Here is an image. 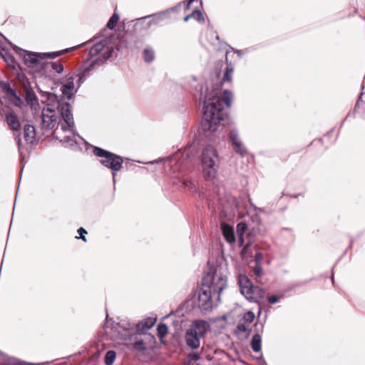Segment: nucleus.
<instances>
[{
    "label": "nucleus",
    "instance_id": "obj_1",
    "mask_svg": "<svg viewBox=\"0 0 365 365\" xmlns=\"http://www.w3.org/2000/svg\"><path fill=\"white\" fill-rule=\"evenodd\" d=\"M192 82L190 86L195 90L192 95L197 98L200 104H202V116L200 130L203 137L207 140L216 143L221 138L219 130L222 121L224 120L226 113L223 110V103L227 107L231 106L232 93L225 90L222 97L218 88H210L207 82H197V78L192 77Z\"/></svg>",
    "mask_w": 365,
    "mask_h": 365
},
{
    "label": "nucleus",
    "instance_id": "obj_2",
    "mask_svg": "<svg viewBox=\"0 0 365 365\" xmlns=\"http://www.w3.org/2000/svg\"><path fill=\"white\" fill-rule=\"evenodd\" d=\"M226 287V277L210 271L203 276L201 287L196 291L197 302L193 303L201 312H210L220 302L221 292Z\"/></svg>",
    "mask_w": 365,
    "mask_h": 365
},
{
    "label": "nucleus",
    "instance_id": "obj_3",
    "mask_svg": "<svg viewBox=\"0 0 365 365\" xmlns=\"http://www.w3.org/2000/svg\"><path fill=\"white\" fill-rule=\"evenodd\" d=\"M201 163L205 178L207 180L215 178L219 168V156L214 147L209 145L203 148Z\"/></svg>",
    "mask_w": 365,
    "mask_h": 365
},
{
    "label": "nucleus",
    "instance_id": "obj_4",
    "mask_svg": "<svg viewBox=\"0 0 365 365\" xmlns=\"http://www.w3.org/2000/svg\"><path fill=\"white\" fill-rule=\"evenodd\" d=\"M93 153L101 158L99 163L104 167L113 171V181L115 183V172L120 171L123 167V158L115 153L106 150L98 146L93 147Z\"/></svg>",
    "mask_w": 365,
    "mask_h": 365
},
{
    "label": "nucleus",
    "instance_id": "obj_5",
    "mask_svg": "<svg viewBox=\"0 0 365 365\" xmlns=\"http://www.w3.org/2000/svg\"><path fill=\"white\" fill-rule=\"evenodd\" d=\"M240 293L250 302H256V297H264V292L262 288L255 286L245 274H240L238 279Z\"/></svg>",
    "mask_w": 365,
    "mask_h": 365
},
{
    "label": "nucleus",
    "instance_id": "obj_6",
    "mask_svg": "<svg viewBox=\"0 0 365 365\" xmlns=\"http://www.w3.org/2000/svg\"><path fill=\"white\" fill-rule=\"evenodd\" d=\"M130 339L133 340V346L135 351L142 352L144 356H148V351L153 349L156 343L155 336L147 334L137 332L130 335Z\"/></svg>",
    "mask_w": 365,
    "mask_h": 365
},
{
    "label": "nucleus",
    "instance_id": "obj_7",
    "mask_svg": "<svg viewBox=\"0 0 365 365\" xmlns=\"http://www.w3.org/2000/svg\"><path fill=\"white\" fill-rule=\"evenodd\" d=\"M15 51L23 59L24 63L29 68H34L41 63L42 64L41 53L26 51L17 46H15Z\"/></svg>",
    "mask_w": 365,
    "mask_h": 365
},
{
    "label": "nucleus",
    "instance_id": "obj_8",
    "mask_svg": "<svg viewBox=\"0 0 365 365\" xmlns=\"http://www.w3.org/2000/svg\"><path fill=\"white\" fill-rule=\"evenodd\" d=\"M57 110L62 119L67 125V127L62 125L61 129L63 131L66 132L68 130L69 128H73L75 123L70 103L65 101L58 102Z\"/></svg>",
    "mask_w": 365,
    "mask_h": 365
},
{
    "label": "nucleus",
    "instance_id": "obj_9",
    "mask_svg": "<svg viewBox=\"0 0 365 365\" xmlns=\"http://www.w3.org/2000/svg\"><path fill=\"white\" fill-rule=\"evenodd\" d=\"M0 88L12 104L18 108H21L23 100L21 96L17 94L16 91L11 86L8 81L0 80Z\"/></svg>",
    "mask_w": 365,
    "mask_h": 365
},
{
    "label": "nucleus",
    "instance_id": "obj_10",
    "mask_svg": "<svg viewBox=\"0 0 365 365\" xmlns=\"http://www.w3.org/2000/svg\"><path fill=\"white\" fill-rule=\"evenodd\" d=\"M155 323V319L152 318H148L144 321H142L136 324H133L132 325L128 324L126 326L124 325V323H118L117 324L114 328L118 329L122 328L125 331L129 332L130 330L133 329L135 327L137 332L145 333V331H148L150 328L153 327L154 324Z\"/></svg>",
    "mask_w": 365,
    "mask_h": 365
},
{
    "label": "nucleus",
    "instance_id": "obj_11",
    "mask_svg": "<svg viewBox=\"0 0 365 365\" xmlns=\"http://www.w3.org/2000/svg\"><path fill=\"white\" fill-rule=\"evenodd\" d=\"M229 142L230 143L233 150L243 157L247 153L246 147L242 143L237 130L231 129L229 132Z\"/></svg>",
    "mask_w": 365,
    "mask_h": 365
},
{
    "label": "nucleus",
    "instance_id": "obj_12",
    "mask_svg": "<svg viewBox=\"0 0 365 365\" xmlns=\"http://www.w3.org/2000/svg\"><path fill=\"white\" fill-rule=\"evenodd\" d=\"M42 124L46 130H51L54 128L56 122L55 111L50 108L43 109L41 113Z\"/></svg>",
    "mask_w": 365,
    "mask_h": 365
},
{
    "label": "nucleus",
    "instance_id": "obj_13",
    "mask_svg": "<svg viewBox=\"0 0 365 365\" xmlns=\"http://www.w3.org/2000/svg\"><path fill=\"white\" fill-rule=\"evenodd\" d=\"M113 48H108L102 54L93 60L88 66V70H93L96 66L103 65L113 55Z\"/></svg>",
    "mask_w": 365,
    "mask_h": 365
},
{
    "label": "nucleus",
    "instance_id": "obj_14",
    "mask_svg": "<svg viewBox=\"0 0 365 365\" xmlns=\"http://www.w3.org/2000/svg\"><path fill=\"white\" fill-rule=\"evenodd\" d=\"M209 329V324L206 321L200 319L194 321L189 328L192 332L195 331L196 334L201 338L205 335Z\"/></svg>",
    "mask_w": 365,
    "mask_h": 365
},
{
    "label": "nucleus",
    "instance_id": "obj_15",
    "mask_svg": "<svg viewBox=\"0 0 365 365\" xmlns=\"http://www.w3.org/2000/svg\"><path fill=\"white\" fill-rule=\"evenodd\" d=\"M185 338L187 347L192 349H196L200 347L201 337L196 334L195 331L192 332V330L187 329Z\"/></svg>",
    "mask_w": 365,
    "mask_h": 365
},
{
    "label": "nucleus",
    "instance_id": "obj_16",
    "mask_svg": "<svg viewBox=\"0 0 365 365\" xmlns=\"http://www.w3.org/2000/svg\"><path fill=\"white\" fill-rule=\"evenodd\" d=\"M264 232L259 227L253 228L252 231H249L247 233V237L249 238V242L243 246V248L240 252V255L242 258H245L246 255L247 254L248 249L252 245V241L254 240V238L257 236H264Z\"/></svg>",
    "mask_w": 365,
    "mask_h": 365
},
{
    "label": "nucleus",
    "instance_id": "obj_17",
    "mask_svg": "<svg viewBox=\"0 0 365 365\" xmlns=\"http://www.w3.org/2000/svg\"><path fill=\"white\" fill-rule=\"evenodd\" d=\"M221 230L225 240L230 244L235 242V234L232 226L223 222L221 225Z\"/></svg>",
    "mask_w": 365,
    "mask_h": 365
},
{
    "label": "nucleus",
    "instance_id": "obj_18",
    "mask_svg": "<svg viewBox=\"0 0 365 365\" xmlns=\"http://www.w3.org/2000/svg\"><path fill=\"white\" fill-rule=\"evenodd\" d=\"M0 354L2 356V360L1 365H40V364L29 363L15 357L9 356L6 354H3L0 351Z\"/></svg>",
    "mask_w": 365,
    "mask_h": 365
},
{
    "label": "nucleus",
    "instance_id": "obj_19",
    "mask_svg": "<svg viewBox=\"0 0 365 365\" xmlns=\"http://www.w3.org/2000/svg\"><path fill=\"white\" fill-rule=\"evenodd\" d=\"M148 17L150 19L153 27L163 26L166 19L168 18L165 11L148 15Z\"/></svg>",
    "mask_w": 365,
    "mask_h": 365
},
{
    "label": "nucleus",
    "instance_id": "obj_20",
    "mask_svg": "<svg viewBox=\"0 0 365 365\" xmlns=\"http://www.w3.org/2000/svg\"><path fill=\"white\" fill-rule=\"evenodd\" d=\"M152 28H153V26L151 20L148 17V16L138 19L135 24V31H148Z\"/></svg>",
    "mask_w": 365,
    "mask_h": 365
},
{
    "label": "nucleus",
    "instance_id": "obj_21",
    "mask_svg": "<svg viewBox=\"0 0 365 365\" xmlns=\"http://www.w3.org/2000/svg\"><path fill=\"white\" fill-rule=\"evenodd\" d=\"M4 60L7 66L16 71L18 74L22 71V68L19 63H18L15 58L9 52H6V56H4Z\"/></svg>",
    "mask_w": 365,
    "mask_h": 365
},
{
    "label": "nucleus",
    "instance_id": "obj_22",
    "mask_svg": "<svg viewBox=\"0 0 365 365\" xmlns=\"http://www.w3.org/2000/svg\"><path fill=\"white\" fill-rule=\"evenodd\" d=\"M91 70H88V66H84L79 71V73L76 75L78 78L76 80L77 88L75 90V93H77L81 85L86 81V78L90 76Z\"/></svg>",
    "mask_w": 365,
    "mask_h": 365
},
{
    "label": "nucleus",
    "instance_id": "obj_23",
    "mask_svg": "<svg viewBox=\"0 0 365 365\" xmlns=\"http://www.w3.org/2000/svg\"><path fill=\"white\" fill-rule=\"evenodd\" d=\"M25 100L31 107L38 105L37 96L31 87L26 88Z\"/></svg>",
    "mask_w": 365,
    "mask_h": 365
},
{
    "label": "nucleus",
    "instance_id": "obj_24",
    "mask_svg": "<svg viewBox=\"0 0 365 365\" xmlns=\"http://www.w3.org/2000/svg\"><path fill=\"white\" fill-rule=\"evenodd\" d=\"M6 119L7 124L13 130H19L21 127V123L17 116L14 113H9L6 114Z\"/></svg>",
    "mask_w": 365,
    "mask_h": 365
},
{
    "label": "nucleus",
    "instance_id": "obj_25",
    "mask_svg": "<svg viewBox=\"0 0 365 365\" xmlns=\"http://www.w3.org/2000/svg\"><path fill=\"white\" fill-rule=\"evenodd\" d=\"M24 139L27 143H33L36 137L35 128L31 125H26L24 126Z\"/></svg>",
    "mask_w": 365,
    "mask_h": 365
},
{
    "label": "nucleus",
    "instance_id": "obj_26",
    "mask_svg": "<svg viewBox=\"0 0 365 365\" xmlns=\"http://www.w3.org/2000/svg\"><path fill=\"white\" fill-rule=\"evenodd\" d=\"M42 68L44 69L51 68L57 73H61L63 71V66L58 61L42 62Z\"/></svg>",
    "mask_w": 365,
    "mask_h": 365
},
{
    "label": "nucleus",
    "instance_id": "obj_27",
    "mask_svg": "<svg viewBox=\"0 0 365 365\" xmlns=\"http://www.w3.org/2000/svg\"><path fill=\"white\" fill-rule=\"evenodd\" d=\"M250 346L252 351L258 353L262 350V336L258 334H254L250 341Z\"/></svg>",
    "mask_w": 365,
    "mask_h": 365
},
{
    "label": "nucleus",
    "instance_id": "obj_28",
    "mask_svg": "<svg viewBox=\"0 0 365 365\" xmlns=\"http://www.w3.org/2000/svg\"><path fill=\"white\" fill-rule=\"evenodd\" d=\"M192 18L195 19L196 21H197L200 24L205 23V21L202 13L197 9H194L191 14L187 15L184 18V21L187 22L189 21V19H190Z\"/></svg>",
    "mask_w": 365,
    "mask_h": 365
},
{
    "label": "nucleus",
    "instance_id": "obj_29",
    "mask_svg": "<svg viewBox=\"0 0 365 365\" xmlns=\"http://www.w3.org/2000/svg\"><path fill=\"white\" fill-rule=\"evenodd\" d=\"M75 77L74 76H71L67 78V83L63 84L61 91L62 93H66V92L71 91L75 93V83H74Z\"/></svg>",
    "mask_w": 365,
    "mask_h": 365
},
{
    "label": "nucleus",
    "instance_id": "obj_30",
    "mask_svg": "<svg viewBox=\"0 0 365 365\" xmlns=\"http://www.w3.org/2000/svg\"><path fill=\"white\" fill-rule=\"evenodd\" d=\"M143 58L145 63H151L155 58V51L150 47H147L143 50Z\"/></svg>",
    "mask_w": 365,
    "mask_h": 365
},
{
    "label": "nucleus",
    "instance_id": "obj_31",
    "mask_svg": "<svg viewBox=\"0 0 365 365\" xmlns=\"http://www.w3.org/2000/svg\"><path fill=\"white\" fill-rule=\"evenodd\" d=\"M76 47H73L71 48H67V49H64V50L59 51L41 53L42 58H43V60H44L46 58L53 59V58H56L60 56L62 53H64L68 51L73 50Z\"/></svg>",
    "mask_w": 365,
    "mask_h": 365
},
{
    "label": "nucleus",
    "instance_id": "obj_32",
    "mask_svg": "<svg viewBox=\"0 0 365 365\" xmlns=\"http://www.w3.org/2000/svg\"><path fill=\"white\" fill-rule=\"evenodd\" d=\"M105 43L102 41H100L92 46L90 49L89 55L91 56H95L98 55L104 48Z\"/></svg>",
    "mask_w": 365,
    "mask_h": 365
},
{
    "label": "nucleus",
    "instance_id": "obj_33",
    "mask_svg": "<svg viewBox=\"0 0 365 365\" xmlns=\"http://www.w3.org/2000/svg\"><path fill=\"white\" fill-rule=\"evenodd\" d=\"M233 71H234V68H233L232 63H227L226 66L225 72H224L222 79V81L223 82H225V81L231 82L232 79Z\"/></svg>",
    "mask_w": 365,
    "mask_h": 365
},
{
    "label": "nucleus",
    "instance_id": "obj_34",
    "mask_svg": "<svg viewBox=\"0 0 365 365\" xmlns=\"http://www.w3.org/2000/svg\"><path fill=\"white\" fill-rule=\"evenodd\" d=\"M116 358V353L113 350H109L106 353L104 363L106 365H113Z\"/></svg>",
    "mask_w": 365,
    "mask_h": 365
},
{
    "label": "nucleus",
    "instance_id": "obj_35",
    "mask_svg": "<svg viewBox=\"0 0 365 365\" xmlns=\"http://www.w3.org/2000/svg\"><path fill=\"white\" fill-rule=\"evenodd\" d=\"M120 19V16L118 14L116 13H114L111 16L110 18L109 19L108 21L107 22L106 24V28L108 29H113L117 23L118 22Z\"/></svg>",
    "mask_w": 365,
    "mask_h": 365
},
{
    "label": "nucleus",
    "instance_id": "obj_36",
    "mask_svg": "<svg viewBox=\"0 0 365 365\" xmlns=\"http://www.w3.org/2000/svg\"><path fill=\"white\" fill-rule=\"evenodd\" d=\"M182 185L184 187H187L190 192H196L197 190V188L195 185V184L190 180H182L181 181Z\"/></svg>",
    "mask_w": 365,
    "mask_h": 365
},
{
    "label": "nucleus",
    "instance_id": "obj_37",
    "mask_svg": "<svg viewBox=\"0 0 365 365\" xmlns=\"http://www.w3.org/2000/svg\"><path fill=\"white\" fill-rule=\"evenodd\" d=\"M61 142L64 147H71L77 144V142L73 137L71 136H65L62 140H61Z\"/></svg>",
    "mask_w": 365,
    "mask_h": 365
},
{
    "label": "nucleus",
    "instance_id": "obj_38",
    "mask_svg": "<svg viewBox=\"0 0 365 365\" xmlns=\"http://www.w3.org/2000/svg\"><path fill=\"white\" fill-rule=\"evenodd\" d=\"M285 296V291L279 292L278 294H274L268 298V301L271 304H274L279 302L280 299L284 298Z\"/></svg>",
    "mask_w": 365,
    "mask_h": 365
},
{
    "label": "nucleus",
    "instance_id": "obj_39",
    "mask_svg": "<svg viewBox=\"0 0 365 365\" xmlns=\"http://www.w3.org/2000/svg\"><path fill=\"white\" fill-rule=\"evenodd\" d=\"M168 330V329L165 324L161 323L158 325L157 331L160 337H164L167 334Z\"/></svg>",
    "mask_w": 365,
    "mask_h": 365
},
{
    "label": "nucleus",
    "instance_id": "obj_40",
    "mask_svg": "<svg viewBox=\"0 0 365 365\" xmlns=\"http://www.w3.org/2000/svg\"><path fill=\"white\" fill-rule=\"evenodd\" d=\"M247 230V225L245 222H241L237 225V232L238 235H244Z\"/></svg>",
    "mask_w": 365,
    "mask_h": 365
},
{
    "label": "nucleus",
    "instance_id": "obj_41",
    "mask_svg": "<svg viewBox=\"0 0 365 365\" xmlns=\"http://www.w3.org/2000/svg\"><path fill=\"white\" fill-rule=\"evenodd\" d=\"M255 315L253 312L248 311L243 315V319L248 323H252L255 319Z\"/></svg>",
    "mask_w": 365,
    "mask_h": 365
},
{
    "label": "nucleus",
    "instance_id": "obj_42",
    "mask_svg": "<svg viewBox=\"0 0 365 365\" xmlns=\"http://www.w3.org/2000/svg\"><path fill=\"white\" fill-rule=\"evenodd\" d=\"M200 359V355L198 352L193 351L187 354V360L189 362L197 361Z\"/></svg>",
    "mask_w": 365,
    "mask_h": 365
},
{
    "label": "nucleus",
    "instance_id": "obj_43",
    "mask_svg": "<svg viewBox=\"0 0 365 365\" xmlns=\"http://www.w3.org/2000/svg\"><path fill=\"white\" fill-rule=\"evenodd\" d=\"M254 331H255V334H258L259 336L262 335V334L263 333V329H264V324L263 323H258V322H256L254 325Z\"/></svg>",
    "mask_w": 365,
    "mask_h": 365
},
{
    "label": "nucleus",
    "instance_id": "obj_44",
    "mask_svg": "<svg viewBox=\"0 0 365 365\" xmlns=\"http://www.w3.org/2000/svg\"><path fill=\"white\" fill-rule=\"evenodd\" d=\"M237 331H240V332H246L247 333V335L249 336L250 332H251V329H248L245 324H242V323H239L237 326Z\"/></svg>",
    "mask_w": 365,
    "mask_h": 365
},
{
    "label": "nucleus",
    "instance_id": "obj_45",
    "mask_svg": "<svg viewBox=\"0 0 365 365\" xmlns=\"http://www.w3.org/2000/svg\"><path fill=\"white\" fill-rule=\"evenodd\" d=\"M254 273L256 277H261L263 274V269L261 266V264H255L254 267Z\"/></svg>",
    "mask_w": 365,
    "mask_h": 365
},
{
    "label": "nucleus",
    "instance_id": "obj_46",
    "mask_svg": "<svg viewBox=\"0 0 365 365\" xmlns=\"http://www.w3.org/2000/svg\"><path fill=\"white\" fill-rule=\"evenodd\" d=\"M185 4V1H180L175 6L165 9V11L166 12L167 14H168L169 13H170L172 11H175V10L179 9L182 6V4Z\"/></svg>",
    "mask_w": 365,
    "mask_h": 365
},
{
    "label": "nucleus",
    "instance_id": "obj_47",
    "mask_svg": "<svg viewBox=\"0 0 365 365\" xmlns=\"http://www.w3.org/2000/svg\"><path fill=\"white\" fill-rule=\"evenodd\" d=\"M77 232L80 235V237H76V238L81 239L83 242L87 241V239H86L85 235H86L88 232L83 227H79L77 230Z\"/></svg>",
    "mask_w": 365,
    "mask_h": 365
},
{
    "label": "nucleus",
    "instance_id": "obj_48",
    "mask_svg": "<svg viewBox=\"0 0 365 365\" xmlns=\"http://www.w3.org/2000/svg\"><path fill=\"white\" fill-rule=\"evenodd\" d=\"M46 96H47L48 101H49L51 103H54V102H57L58 103V102H59L58 101V96L56 94H55V93H47Z\"/></svg>",
    "mask_w": 365,
    "mask_h": 365
},
{
    "label": "nucleus",
    "instance_id": "obj_49",
    "mask_svg": "<svg viewBox=\"0 0 365 365\" xmlns=\"http://www.w3.org/2000/svg\"><path fill=\"white\" fill-rule=\"evenodd\" d=\"M263 259V255L262 252H257L255 255V264H261L262 260Z\"/></svg>",
    "mask_w": 365,
    "mask_h": 365
},
{
    "label": "nucleus",
    "instance_id": "obj_50",
    "mask_svg": "<svg viewBox=\"0 0 365 365\" xmlns=\"http://www.w3.org/2000/svg\"><path fill=\"white\" fill-rule=\"evenodd\" d=\"M235 53H236L239 57H242L243 55L247 53V49L245 50H238L236 48H232Z\"/></svg>",
    "mask_w": 365,
    "mask_h": 365
},
{
    "label": "nucleus",
    "instance_id": "obj_51",
    "mask_svg": "<svg viewBox=\"0 0 365 365\" xmlns=\"http://www.w3.org/2000/svg\"><path fill=\"white\" fill-rule=\"evenodd\" d=\"M356 110L355 109H353L351 110H350L348 114L346 115V116L345 117V118L344 119V120L342 121L341 124L344 123V122L349 117H351V118H355V115H356ZM342 125H341V126Z\"/></svg>",
    "mask_w": 365,
    "mask_h": 365
},
{
    "label": "nucleus",
    "instance_id": "obj_52",
    "mask_svg": "<svg viewBox=\"0 0 365 365\" xmlns=\"http://www.w3.org/2000/svg\"><path fill=\"white\" fill-rule=\"evenodd\" d=\"M363 93H364L363 92H361V93H360V94H359V97H358V99H357V101H356V104H355V106H354V109H355V110H357V109H358V108H359V106L360 101H361V98H362Z\"/></svg>",
    "mask_w": 365,
    "mask_h": 365
},
{
    "label": "nucleus",
    "instance_id": "obj_53",
    "mask_svg": "<svg viewBox=\"0 0 365 365\" xmlns=\"http://www.w3.org/2000/svg\"><path fill=\"white\" fill-rule=\"evenodd\" d=\"M73 93L74 92L68 91L66 92V93H63V95L66 96L68 101H71L74 96Z\"/></svg>",
    "mask_w": 365,
    "mask_h": 365
},
{
    "label": "nucleus",
    "instance_id": "obj_54",
    "mask_svg": "<svg viewBox=\"0 0 365 365\" xmlns=\"http://www.w3.org/2000/svg\"><path fill=\"white\" fill-rule=\"evenodd\" d=\"M238 243L240 246H245V239L244 235H238Z\"/></svg>",
    "mask_w": 365,
    "mask_h": 365
},
{
    "label": "nucleus",
    "instance_id": "obj_55",
    "mask_svg": "<svg viewBox=\"0 0 365 365\" xmlns=\"http://www.w3.org/2000/svg\"><path fill=\"white\" fill-rule=\"evenodd\" d=\"M185 1V4H183V5L185 6V10H188V9H190V5H191L192 4H190V3L187 1V0H186V1Z\"/></svg>",
    "mask_w": 365,
    "mask_h": 365
},
{
    "label": "nucleus",
    "instance_id": "obj_56",
    "mask_svg": "<svg viewBox=\"0 0 365 365\" xmlns=\"http://www.w3.org/2000/svg\"><path fill=\"white\" fill-rule=\"evenodd\" d=\"M6 52H9L8 51H6V50H3L2 51L0 52V55L1 56V57L4 58V56H6Z\"/></svg>",
    "mask_w": 365,
    "mask_h": 365
},
{
    "label": "nucleus",
    "instance_id": "obj_57",
    "mask_svg": "<svg viewBox=\"0 0 365 365\" xmlns=\"http://www.w3.org/2000/svg\"><path fill=\"white\" fill-rule=\"evenodd\" d=\"M365 90V76H364V79L362 82V85H361V92H363V91Z\"/></svg>",
    "mask_w": 365,
    "mask_h": 365
},
{
    "label": "nucleus",
    "instance_id": "obj_58",
    "mask_svg": "<svg viewBox=\"0 0 365 365\" xmlns=\"http://www.w3.org/2000/svg\"><path fill=\"white\" fill-rule=\"evenodd\" d=\"M333 130H334V128L331 129L330 131H329L327 134H326V137H330L333 133Z\"/></svg>",
    "mask_w": 365,
    "mask_h": 365
},
{
    "label": "nucleus",
    "instance_id": "obj_59",
    "mask_svg": "<svg viewBox=\"0 0 365 365\" xmlns=\"http://www.w3.org/2000/svg\"><path fill=\"white\" fill-rule=\"evenodd\" d=\"M206 359L208 361H211L213 359V356H212L211 355L208 354V355H207Z\"/></svg>",
    "mask_w": 365,
    "mask_h": 365
},
{
    "label": "nucleus",
    "instance_id": "obj_60",
    "mask_svg": "<svg viewBox=\"0 0 365 365\" xmlns=\"http://www.w3.org/2000/svg\"><path fill=\"white\" fill-rule=\"evenodd\" d=\"M128 336H130V334L128 333V334H125L124 336L121 335V338H123V339H126Z\"/></svg>",
    "mask_w": 365,
    "mask_h": 365
},
{
    "label": "nucleus",
    "instance_id": "obj_61",
    "mask_svg": "<svg viewBox=\"0 0 365 365\" xmlns=\"http://www.w3.org/2000/svg\"><path fill=\"white\" fill-rule=\"evenodd\" d=\"M195 0H187L190 4H192Z\"/></svg>",
    "mask_w": 365,
    "mask_h": 365
},
{
    "label": "nucleus",
    "instance_id": "obj_62",
    "mask_svg": "<svg viewBox=\"0 0 365 365\" xmlns=\"http://www.w3.org/2000/svg\"><path fill=\"white\" fill-rule=\"evenodd\" d=\"M331 280H332V282L333 284L334 283V273H332V275H331Z\"/></svg>",
    "mask_w": 365,
    "mask_h": 365
},
{
    "label": "nucleus",
    "instance_id": "obj_63",
    "mask_svg": "<svg viewBox=\"0 0 365 365\" xmlns=\"http://www.w3.org/2000/svg\"><path fill=\"white\" fill-rule=\"evenodd\" d=\"M260 314H261V308H259V309L258 317H259Z\"/></svg>",
    "mask_w": 365,
    "mask_h": 365
},
{
    "label": "nucleus",
    "instance_id": "obj_64",
    "mask_svg": "<svg viewBox=\"0 0 365 365\" xmlns=\"http://www.w3.org/2000/svg\"><path fill=\"white\" fill-rule=\"evenodd\" d=\"M200 6H202V0H200Z\"/></svg>",
    "mask_w": 365,
    "mask_h": 365
}]
</instances>
